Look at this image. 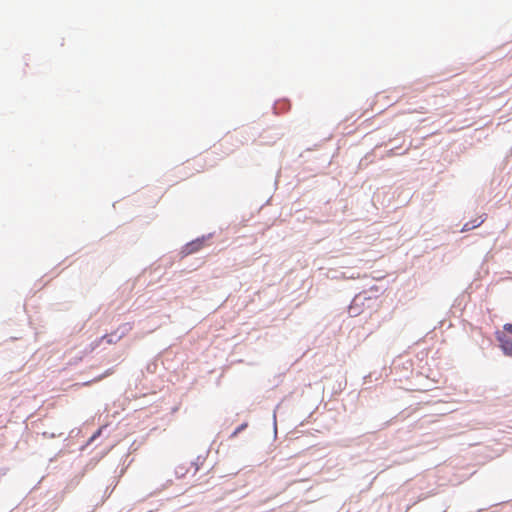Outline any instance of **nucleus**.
Here are the masks:
<instances>
[{
	"instance_id": "nucleus-5",
	"label": "nucleus",
	"mask_w": 512,
	"mask_h": 512,
	"mask_svg": "<svg viewBox=\"0 0 512 512\" xmlns=\"http://www.w3.org/2000/svg\"><path fill=\"white\" fill-rule=\"evenodd\" d=\"M505 334H510L512 335V324L511 323H507L503 326V331Z\"/></svg>"
},
{
	"instance_id": "nucleus-6",
	"label": "nucleus",
	"mask_w": 512,
	"mask_h": 512,
	"mask_svg": "<svg viewBox=\"0 0 512 512\" xmlns=\"http://www.w3.org/2000/svg\"><path fill=\"white\" fill-rule=\"evenodd\" d=\"M247 427V424L244 423L240 425L231 435V437H235L238 433H240L242 430H244Z\"/></svg>"
},
{
	"instance_id": "nucleus-1",
	"label": "nucleus",
	"mask_w": 512,
	"mask_h": 512,
	"mask_svg": "<svg viewBox=\"0 0 512 512\" xmlns=\"http://www.w3.org/2000/svg\"><path fill=\"white\" fill-rule=\"evenodd\" d=\"M495 336L503 353L506 356H512V338L504 332H496Z\"/></svg>"
},
{
	"instance_id": "nucleus-3",
	"label": "nucleus",
	"mask_w": 512,
	"mask_h": 512,
	"mask_svg": "<svg viewBox=\"0 0 512 512\" xmlns=\"http://www.w3.org/2000/svg\"><path fill=\"white\" fill-rule=\"evenodd\" d=\"M122 336H119L117 337L116 339H113L112 336H108V335H105L101 338H99L97 341H96V344L99 345L101 341L103 340H106L108 344H113L115 342H117Z\"/></svg>"
},
{
	"instance_id": "nucleus-2",
	"label": "nucleus",
	"mask_w": 512,
	"mask_h": 512,
	"mask_svg": "<svg viewBox=\"0 0 512 512\" xmlns=\"http://www.w3.org/2000/svg\"><path fill=\"white\" fill-rule=\"evenodd\" d=\"M203 246H204V240L197 239L195 241L188 243L185 246V251L187 254L195 253V252L199 251L200 249H202Z\"/></svg>"
},
{
	"instance_id": "nucleus-4",
	"label": "nucleus",
	"mask_w": 512,
	"mask_h": 512,
	"mask_svg": "<svg viewBox=\"0 0 512 512\" xmlns=\"http://www.w3.org/2000/svg\"><path fill=\"white\" fill-rule=\"evenodd\" d=\"M484 221H485V218L481 216L479 218H476V219L470 221L469 223H470L471 227H473V229H474L476 227H479Z\"/></svg>"
},
{
	"instance_id": "nucleus-7",
	"label": "nucleus",
	"mask_w": 512,
	"mask_h": 512,
	"mask_svg": "<svg viewBox=\"0 0 512 512\" xmlns=\"http://www.w3.org/2000/svg\"><path fill=\"white\" fill-rule=\"evenodd\" d=\"M471 229H473V227H471L470 223H468V222H467V223H465V224L463 225V227H462V231H463V232H465V231H469V230H471Z\"/></svg>"
}]
</instances>
